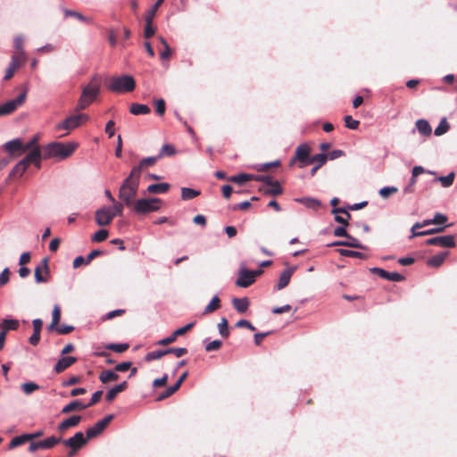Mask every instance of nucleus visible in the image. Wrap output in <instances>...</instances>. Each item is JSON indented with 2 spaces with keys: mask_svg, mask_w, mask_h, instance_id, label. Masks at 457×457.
I'll return each mask as SVG.
<instances>
[{
  "mask_svg": "<svg viewBox=\"0 0 457 457\" xmlns=\"http://www.w3.org/2000/svg\"><path fill=\"white\" fill-rule=\"evenodd\" d=\"M20 322L18 320H8L4 319L0 323V329L4 330L8 333L9 330H17L19 328Z\"/></svg>",
  "mask_w": 457,
  "mask_h": 457,
  "instance_id": "nucleus-28",
  "label": "nucleus"
},
{
  "mask_svg": "<svg viewBox=\"0 0 457 457\" xmlns=\"http://www.w3.org/2000/svg\"><path fill=\"white\" fill-rule=\"evenodd\" d=\"M426 245H436L440 247H454L455 240L454 237L452 235L439 236L428 239L426 241Z\"/></svg>",
  "mask_w": 457,
  "mask_h": 457,
  "instance_id": "nucleus-11",
  "label": "nucleus"
},
{
  "mask_svg": "<svg viewBox=\"0 0 457 457\" xmlns=\"http://www.w3.org/2000/svg\"><path fill=\"white\" fill-rule=\"evenodd\" d=\"M165 355H166L165 350H157V351H153V352L148 353L145 355V359L146 361H151L161 359L162 357H163Z\"/></svg>",
  "mask_w": 457,
  "mask_h": 457,
  "instance_id": "nucleus-53",
  "label": "nucleus"
},
{
  "mask_svg": "<svg viewBox=\"0 0 457 457\" xmlns=\"http://www.w3.org/2000/svg\"><path fill=\"white\" fill-rule=\"evenodd\" d=\"M28 154L22 159V161L29 166L30 164H34L37 168H40V162L44 159L43 154V147L36 148L28 151Z\"/></svg>",
  "mask_w": 457,
  "mask_h": 457,
  "instance_id": "nucleus-12",
  "label": "nucleus"
},
{
  "mask_svg": "<svg viewBox=\"0 0 457 457\" xmlns=\"http://www.w3.org/2000/svg\"><path fill=\"white\" fill-rule=\"evenodd\" d=\"M29 441V436H28V434H23L18 436L13 437L9 445V448L12 449L17 446H20L27 442Z\"/></svg>",
  "mask_w": 457,
  "mask_h": 457,
  "instance_id": "nucleus-41",
  "label": "nucleus"
},
{
  "mask_svg": "<svg viewBox=\"0 0 457 457\" xmlns=\"http://www.w3.org/2000/svg\"><path fill=\"white\" fill-rule=\"evenodd\" d=\"M232 304L237 312L245 313L249 308L250 301L247 297L233 298Z\"/></svg>",
  "mask_w": 457,
  "mask_h": 457,
  "instance_id": "nucleus-20",
  "label": "nucleus"
},
{
  "mask_svg": "<svg viewBox=\"0 0 457 457\" xmlns=\"http://www.w3.org/2000/svg\"><path fill=\"white\" fill-rule=\"evenodd\" d=\"M270 187L269 188H264L263 189V193L265 195H279L283 193V188L281 187L280 184L278 181L275 180V181H270Z\"/></svg>",
  "mask_w": 457,
  "mask_h": 457,
  "instance_id": "nucleus-30",
  "label": "nucleus"
},
{
  "mask_svg": "<svg viewBox=\"0 0 457 457\" xmlns=\"http://www.w3.org/2000/svg\"><path fill=\"white\" fill-rule=\"evenodd\" d=\"M86 404H83L80 401L75 400L71 402L69 404L65 405L62 410V414H68L70 412L75 411H82L86 409Z\"/></svg>",
  "mask_w": 457,
  "mask_h": 457,
  "instance_id": "nucleus-24",
  "label": "nucleus"
},
{
  "mask_svg": "<svg viewBox=\"0 0 457 457\" xmlns=\"http://www.w3.org/2000/svg\"><path fill=\"white\" fill-rule=\"evenodd\" d=\"M107 87L119 94L132 92L136 87V81L130 75L114 76L110 79Z\"/></svg>",
  "mask_w": 457,
  "mask_h": 457,
  "instance_id": "nucleus-4",
  "label": "nucleus"
},
{
  "mask_svg": "<svg viewBox=\"0 0 457 457\" xmlns=\"http://www.w3.org/2000/svg\"><path fill=\"white\" fill-rule=\"evenodd\" d=\"M87 437H85L82 432H77L72 437L65 439L62 442L66 447L71 448L69 453V456L71 457L78 450L83 447L87 443Z\"/></svg>",
  "mask_w": 457,
  "mask_h": 457,
  "instance_id": "nucleus-7",
  "label": "nucleus"
},
{
  "mask_svg": "<svg viewBox=\"0 0 457 457\" xmlns=\"http://www.w3.org/2000/svg\"><path fill=\"white\" fill-rule=\"evenodd\" d=\"M170 188L168 183L152 184L147 187V192L149 194H162L166 193Z\"/></svg>",
  "mask_w": 457,
  "mask_h": 457,
  "instance_id": "nucleus-33",
  "label": "nucleus"
},
{
  "mask_svg": "<svg viewBox=\"0 0 457 457\" xmlns=\"http://www.w3.org/2000/svg\"><path fill=\"white\" fill-rule=\"evenodd\" d=\"M220 308V299L218 295L212 297L209 304L204 308V315L212 313Z\"/></svg>",
  "mask_w": 457,
  "mask_h": 457,
  "instance_id": "nucleus-35",
  "label": "nucleus"
},
{
  "mask_svg": "<svg viewBox=\"0 0 457 457\" xmlns=\"http://www.w3.org/2000/svg\"><path fill=\"white\" fill-rule=\"evenodd\" d=\"M95 220L98 226H108L112 219L110 207H102L95 213Z\"/></svg>",
  "mask_w": 457,
  "mask_h": 457,
  "instance_id": "nucleus-14",
  "label": "nucleus"
},
{
  "mask_svg": "<svg viewBox=\"0 0 457 457\" xmlns=\"http://www.w3.org/2000/svg\"><path fill=\"white\" fill-rule=\"evenodd\" d=\"M371 273L378 275L380 278L386 279L388 281H403L405 279L404 276L401 275L398 272H388L380 268H372L370 269Z\"/></svg>",
  "mask_w": 457,
  "mask_h": 457,
  "instance_id": "nucleus-17",
  "label": "nucleus"
},
{
  "mask_svg": "<svg viewBox=\"0 0 457 457\" xmlns=\"http://www.w3.org/2000/svg\"><path fill=\"white\" fill-rule=\"evenodd\" d=\"M75 328L71 325H56V328H54V330L56 331L60 335H68L74 331Z\"/></svg>",
  "mask_w": 457,
  "mask_h": 457,
  "instance_id": "nucleus-54",
  "label": "nucleus"
},
{
  "mask_svg": "<svg viewBox=\"0 0 457 457\" xmlns=\"http://www.w3.org/2000/svg\"><path fill=\"white\" fill-rule=\"evenodd\" d=\"M448 252H443V253H440L436 255H434L433 257L429 258L428 261H427V264L428 266H431V267H439L443 264V262H445V258L447 257L448 255Z\"/></svg>",
  "mask_w": 457,
  "mask_h": 457,
  "instance_id": "nucleus-27",
  "label": "nucleus"
},
{
  "mask_svg": "<svg viewBox=\"0 0 457 457\" xmlns=\"http://www.w3.org/2000/svg\"><path fill=\"white\" fill-rule=\"evenodd\" d=\"M35 279L37 283H45L48 281L49 267L48 260L43 259L41 263L35 269Z\"/></svg>",
  "mask_w": 457,
  "mask_h": 457,
  "instance_id": "nucleus-13",
  "label": "nucleus"
},
{
  "mask_svg": "<svg viewBox=\"0 0 457 457\" xmlns=\"http://www.w3.org/2000/svg\"><path fill=\"white\" fill-rule=\"evenodd\" d=\"M79 145L75 142H52L43 146L44 159L56 158L58 160H64L70 157Z\"/></svg>",
  "mask_w": 457,
  "mask_h": 457,
  "instance_id": "nucleus-1",
  "label": "nucleus"
},
{
  "mask_svg": "<svg viewBox=\"0 0 457 457\" xmlns=\"http://www.w3.org/2000/svg\"><path fill=\"white\" fill-rule=\"evenodd\" d=\"M160 203L161 200L159 198H142L135 202L133 209L138 214H145L158 211L160 209Z\"/></svg>",
  "mask_w": 457,
  "mask_h": 457,
  "instance_id": "nucleus-5",
  "label": "nucleus"
},
{
  "mask_svg": "<svg viewBox=\"0 0 457 457\" xmlns=\"http://www.w3.org/2000/svg\"><path fill=\"white\" fill-rule=\"evenodd\" d=\"M89 117L87 114H77V115H71L68 118H66L62 122L56 125V129H66V130H72L78 127H79L81 124L88 120Z\"/></svg>",
  "mask_w": 457,
  "mask_h": 457,
  "instance_id": "nucleus-6",
  "label": "nucleus"
},
{
  "mask_svg": "<svg viewBox=\"0 0 457 457\" xmlns=\"http://www.w3.org/2000/svg\"><path fill=\"white\" fill-rule=\"evenodd\" d=\"M159 160V157L158 156H150V157H146V158H144L140 161L139 164L137 165V166H134L131 170V173L134 174L135 176H137V178L140 179L141 177V172L146 169V168H149V167H152L154 166L156 162Z\"/></svg>",
  "mask_w": 457,
  "mask_h": 457,
  "instance_id": "nucleus-16",
  "label": "nucleus"
},
{
  "mask_svg": "<svg viewBox=\"0 0 457 457\" xmlns=\"http://www.w3.org/2000/svg\"><path fill=\"white\" fill-rule=\"evenodd\" d=\"M254 283L253 273L252 270L241 269L238 272V278L236 285L239 287H248Z\"/></svg>",
  "mask_w": 457,
  "mask_h": 457,
  "instance_id": "nucleus-15",
  "label": "nucleus"
},
{
  "mask_svg": "<svg viewBox=\"0 0 457 457\" xmlns=\"http://www.w3.org/2000/svg\"><path fill=\"white\" fill-rule=\"evenodd\" d=\"M131 366H132V362L131 361H124V362L117 364L114 367V370L116 372H125V371L130 370Z\"/></svg>",
  "mask_w": 457,
  "mask_h": 457,
  "instance_id": "nucleus-64",
  "label": "nucleus"
},
{
  "mask_svg": "<svg viewBox=\"0 0 457 457\" xmlns=\"http://www.w3.org/2000/svg\"><path fill=\"white\" fill-rule=\"evenodd\" d=\"M22 391L26 395H30L39 388V386L34 382L23 383L21 385Z\"/></svg>",
  "mask_w": 457,
  "mask_h": 457,
  "instance_id": "nucleus-55",
  "label": "nucleus"
},
{
  "mask_svg": "<svg viewBox=\"0 0 457 457\" xmlns=\"http://www.w3.org/2000/svg\"><path fill=\"white\" fill-rule=\"evenodd\" d=\"M176 154L175 147L172 145L166 144L161 148L160 154L157 155L159 159L163 156H171Z\"/></svg>",
  "mask_w": 457,
  "mask_h": 457,
  "instance_id": "nucleus-50",
  "label": "nucleus"
},
{
  "mask_svg": "<svg viewBox=\"0 0 457 457\" xmlns=\"http://www.w3.org/2000/svg\"><path fill=\"white\" fill-rule=\"evenodd\" d=\"M344 120L345 127L350 129H357L360 125V121L353 119V117L350 115H346Z\"/></svg>",
  "mask_w": 457,
  "mask_h": 457,
  "instance_id": "nucleus-58",
  "label": "nucleus"
},
{
  "mask_svg": "<svg viewBox=\"0 0 457 457\" xmlns=\"http://www.w3.org/2000/svg\"><path fill=\"white\" fill-rule=\"evenodd\" d=\"M422 227H423V225H421L420 222L415 223L411 228L412 234L410 237L412 238L415 237H423V236L431 235L434 233L442 232L444 230V228H432V229L426 230V231L416 232L417 228H420Z\"/></svg>",
  "mask_w": 457,
  "mask_h": 457,
  "instance_id": "nucleus-21",
  "label": "nucleus"
},
{
  "mask_svg": "<svg viewBox=\"0 0 457 457\" xmlns=\"http://www.w3.org/2000/svg\"><path fill=\"white\" fill-rule=\"evenodd\" d=\"M337 251L342 256L360 258V259H366V255L363 253H361V252L346 250V249H337Z\"/></svg>",
  "mask_w": 457,
  "mask_h": 457,
  "instance_id": "nucleus-46",
  "label": "nucleus"
},
{
  "mask_svg": "<svg viewBox=\"0 0 457 457\" xmlns=\"http://www.w3.org/2000/svg\"><path fill=\"white\" fill-rule=\"evenodd\" d=\"M187 349L185 347H172L165 349L166 355L173 353L176 357L179 358L187 353Z\"/></svg>",
  "mask_w": 457,
  "mask_h": 457,
  "instance_id": "nucleus-52",
  "label": "nucleus"
},
{
  "mask_svg": "<svg viewBox=\"0 0 457 457\" xmlns=\"http://www.w3.org/2000/svg\"><path fill=\"white\" fill-rule=\"evenodd\" d=\"M128 387V383L126 381L119 384V385H116L114 387H112V389H110L107 394H106V400L108 402H112L115 397L117 396V395L119 393H121L123 391H125Z\"/></svg>",
  "mask_w": 457,
  "mask_h": 457,
  "instance_id": "nucleus-22",
  "label": "nucleus"
},
{
  "mask_svg": "<svg viewBox=\"0 0 457 457\" xmlns=\"http://www.w3.org/2000/svg\"><path fill=\"white\" fill-rule=\"evenodd\" d=\"M28 165L21 160L20 161L10 172L9 177H21L27 170Z\"/></svg>",
  "mask_w": 457,
  "mask_h": 457,
  "instance_id": "nucleus-36",
  "label": "nucleus"
},
{
  "mask_svg": "<svg viewBox=\"0 0 457 457\" xmlns=\"http://www.w3.org/2000/svg\"><path fill=\"white\" fill-rule=\"evenodd\" d=\"M76 361H77V358H75V357H72V356L62 357L55 364V366L54 368V371L59 374V373L64 371L69 367H71Z\"/></svg>",
  "mask_w": 457,
  "mask_h": 457,
  "instance_id": "nucleus-18",
  "label": "nucleus"
},
{
  "mask_svg": "<svg viewBox=\"0 0 457 457\" xmlns=\"http://www.w3.org/2000/svg\"><path fill=\"white\" fill-rule=\"evenodd\" d=\"M194 326H195V322L188 323L186 326L181 327V328L176 329L175 331H173L174 336L177 337V338H178L179 337L183 336L187 332L191 330Z\"/></svg>",
  "mask_w": 457,
  "mask_h": 457,
  "instance_id": "nucleus-60",
  "label": "nucleus"
},
{
  "mask_svg": "<svg viewBox=\"0 0 457 457\" xmlns=\"http://www.w3.org/2000/svg\"><path fill=\"white\" fill-rule=\"evenodd\" d=\"M13 43H14V47L16 50L14 53L24 52L23 51L24 38L22 36L19 35V36L15 37Z\"/></svg>",
  "mask_w": 457,
  "mask_h": 457,
  "instance_id": "nucleus-63",
  "label": "nucleus"
},
{
  "mask_svg": "<svg viewBox=\"0 0 457 457\" xmlns=\"http://www.w3.org/2000/svg\"><path fill=\"white\" fill-rule=\"evenodd\" d=\"M80 420H81V417L80 416L73 415V416L64 420L63 421H62L58 425V430L60 432H63V431L67 430L70 428L76 427V426H78L79 424Z\"/></svg>",
  "mask_w": 457,
  "mask_h": 457,
  "instance_id": "nucleus-19",
  "label": "nucleus"
},
{
  "mask_svg": "<svg viewBox=\"0 0 457 457\" xmlns=\"http://www.w3.org/2000/svg\"><path fill=\"white\" fill-rule=\"evenodd\" d=\"M107 350L113 351L115 353H124L129 348V344H108L105 345Z\"/></svg>",
  "mask_w": 457,
  "mask_h": 457,
  "instance_id": "nucleus-48",
  "label": "nucleus"
},
{
  "mask_svg": "<svg viewBox=\"0 0 457 457\" xmlns=\"http://www.w3.org/2000/svg\"><path fill=\"white\" fill-rule=\"evenodd\" d=\"M254 175L240 173L238 175L231 176L228 179V181L237 183L238 185H244L247 181L253 180Z\"/></svg>",
  "mask_w": 457,
  "mask_h": 457,
  "instance_id": "nucleus-31",
  "label": "nucleus"
},
{
  "mask_svg": "<svg viewBox=\"0 0 457 457\" xmlns=\"http://www.w3.org/2000/svg\"><path fill=\"white\" fill-rule=\"evenodd\" d=\"M99 379L103 384H106L111 381H117L119 379V375L115 370H105L100 373Z\"/></svg>",
  "mask_w": 457,
  "mask_h": 457,
  "instance_id": "nucleus-25",
  "label": "nucleus"
},
{
  "mask_svg": "<svg viewBox=\"0 0 457 457\" xmlns=\"http://www.w3.org/2000/svg\"><path fill=\"white\" fill-rule=\"evenodd\" d=\"M398 188L395 187H385L379 190V195L382 198H388L390 195L395 194Z\"/></svg>",
  "mask_w": 457,
  "mask_h": 457,
  "instance_id": "nucleus-56",
  "label": "nucleus"
},
{
  "mask_svg": "<svg viewBox=\"0 0 457 457\" xmlns=\"http://www.w3.org/2000/svg\"><path fill=\"white\" fill-rule=\"evenodd\" d=\"M311 148L307 144H302L295 149L293 162H298L300 168H304L310 164Z\"/></svg>",
  "mask_w": 457,
  "mask_h": 457,
  "instance_id": "nucleus-9",
  "label": "nucleus"
},
{
  "mask_svg": "<svg viewBox=\"0 0 457 457\" xmlns=\"http://www.w3.org/2000/svg\"><path fill=\"white\" fill-rule=\"evenodd\" d=\"M113 417L114 416L112 414H109L103 420L96 422L93 427L87 428L86 431L87 439H92L100 435L112 420Z\"/></svg>",
  "mask_w": 457,
  "mask_h": 457,
  "instance_id": "nucleus-10",
  "label": "nucleus"
},
{
  "mask_svg": "<svg viewBox=\"0 0 457 457\" xmlns=\"http://www.w3.org/2000/svg\"><path fill=\"white\" fill-rule=\"evenodd\" d=\"M25 62H26V54L24 52L13 53V54L12 56L11 62H10V66L18 70L20 67H21L25 63Z\"/></svg>",
  "mask_w": 457,
  "mask_h": 457,
  "instance_id": "nucleus-26",
  "label": "nucleus"
},
{
  "mask_svg": "<svg viewBox=\"0 0 457 457\" xmlns=\"http://www.w3.org/2000/svg\"><path fill=\"white\" fill-rule=\"evenodd\" d=\"M328 160V155L326 154H318L313 156H311L310 164L317 163L319 166H322L326 163Z\"/></svg>",
  "mask_w": 457,
  "mask_h": 457,
  "instance_id": "nucleus-51",
  "label": "nucleus"
},
{
  "mask_svg": "<svg viewBox=\"0 0 457 457\" xmlns=\"http://www.w3.org/2000/svg\"><path fill=\"white\" fill-rule=\"evenodd\" d=\"M61 320V308L58 304H55L52 312V322L48 326L49 331H54V328H56V325L59 324Z\"/></svg>",
  "mask_w": 457,
  "mask_h": 457,
  "instance_id": "nucleus-34",
  "label": "nucleus"
},
{
  "mask_svg": "<svg viewBox=\"0 0 457 457\" xmlns=\"http://www.w3.org/2000/svg\"><path fill=\"white\" fill-rule=\"evenodd\" d=\"M129 112L134 115L148 114L151 110L146 104L134 103L129 107Z\"/></svg>",
  "mask_w": 457,
  "mask_h": 457,
  "instance_id": "nucleus-32",
  "label": "nucleus"
},
{
  "mask_svg": "<svg viewBox=\"0 0 457 457\" xmlns=\"http://www.w3.org/2000/svg\"><path fill=\"white\" fill-rule=\"evenodd\" d=\"M297 201L313 210H318L321 206V203L314 198H301L297 199Z\"/></svg>",
  "mask_w": 457,
  "mask_h": 457,
  "instance_id": "nucleus-42",
  "label": "nucleus"
},
{
  "mask_svg": "<svg viewBox=\"0 0 457 457\" xmlns=\"http://www.w3.org/2000/svg\"><path fill=\"white\" fill-rule=\"evenodd\" d=\"M153 20L154 19H148V17L145 16V31H144V36L145 38L152 37L155 33V29L152 25Z\"/></svg>",
  "mask_w": 457,
  "mask_h": 457,
  "instance_id": "nucleus-47",
  "label": "nucleus"
},
{
  "mask_svg": "<svg viewBox=\"0 0 457 457\" xmlns=\"http://www.w3.org/2000/svg\"><path fill=\"white\" fill-rule=\"evenodd\" d=\"M139 180V178L130 172L120 187L119 198L128 207H131L135 204L134 200L137 194Z\"/></svg>",
  "mask_w": 457,
  "mask_h": 457,
  "instance_id": "nucleus-2",
  "label": "nucleus"
},
{
  "mask_svg": "<svg viewBox=\"0 0 457 457\" xmlns=\"http://www.w3.org/2000/svg\"><path fill=\"white\" fill-rule=\"evenodd\" d=\"M218 328L222 337L228 338L229 337L228 322L226 318H221L220 322L218 324Z\"/></svg>",
  "mask_w": 457,
  "mask_h": 457,
  "instance_id": "nucleus-45",
  "label": "nucleus"
},
{
  "mask_svg": "<svg viewBox=\"0 0 457 457\" xmlns=\"http://www.w3.org/2000/svg\"><path fill=\"white\" fill-rule=\"evenodd\" d=\"M109 232L106 229L96 231L91 237L92 242L100 243L107 239Z\"/></svg>",
  "mask_w": 457,
  "mask_h": 457,
  "instance_id": "nucleus-49",
  "label": "nucleus"
},
{
  "mask_svg": "<svg viewBox=\"0 0 457 457\" xmlns=\"http://www.w3.org/2000/svg\"><path fill=\"white\" fill-rule=\"evenodd\" d=\"M4 149L9 154H14V153H16L18 151H21L22 153L25 152L24 151V145L22 144L21 139H14V140L7 142L4 145Z\"/></svg>",
  "mask_w": 457,
  "mask_h": 457,
  "instance_id": "nucleus-23",
  "label": "nucleus"
},
{
  "mask_svg": "<svg viewBox=\"0 0 457 457\" xmlns=\"http://www.w3.org/2000/svg\"><path fill=\"white\" fill-rule=\"evenodd\" d=\"M454 177H455L454 173L451 172L447 176L440 177L438 179V180L441 182V184L444 187H448L453 185Z\"/></svg>",
  "mask_w": 457,
  "mask_h": 457,
  "instance_id": "nucleus-57",
  "label": "nucleus"
},
{
  "mask_svg": "<svg viewBox=\"0 0 457 457\" xmlns=\"http://www.w3.org/2000/svg\"><path fill=\"white\" fill-rule=\"evenodd\" d=\"M416 127L420 134H422L424 136H430L431 127L426 120H417Z\"/></svg>",
  "mask_w": 457,
  "mask_h": 457,
  "instance_id": "nucleus-38",
  "label": "nucleus"
},
{
  "mask_svg": "<svg viewBox=\"0 0 457 457\" xmlns=\"http://www.w3.org/2000/svg\"><path fill=\"white\" fill-rule=\"evenodd\" d=\"M164 1L165 0H157L155 4L153 5V7L146 12L145 16H147L148 19H154L156 14V12L158 11V9Z\"/></svg>",
  "mask_w": 457,
  "mask_h": 457,
  "instance_id": "nucleus-61",
  "label": "nucleus"
},
{
  "mask_svg": "<svg viewBox=\"0 0 457 457\" xmlns=\"http://www.w3.org/2000/svg\"><path fill=\"white\" fill-rule=\"evenodd\" d=\"M62 442L61 437L50 436L45 440L40 441L41 449H51L57 444Z\"/></svg>",
  "mask_w": 457,
  "mask_h": 457,
  "instance_id": "nucleus-39",
  "label": "nucleus"
},
{
  "mask_svg": "<svg viewBox=\"0 0 457 457\" xmlns=\"http://www.w3.org/2000/svg\"><path fill=\"white\" fill-rule=\"evenodd\" d=\"M41 137L39 134L34 135L30 140L24 145V151L27 152L29 150L36 149V148H42L38 143Z\"/></svg>",
  "mask_w": 457,
  "mask_h": 457,
  "instance_id": "nucleus-43",
  "label": "nucleus"
},
{
  "mask_svg": "<svg viewBox=\"0 0 457 457\" xmlns=\"http://www.w3.org/2000/svg\"><path fill=\"white\" fill-rule=\"evenodd\" d=\"M26 96L27 93L24 91L21 93L15 99L0 104V116H5L12 113L19 106L24 104Z\"/></svg>",
  "mask_w": 457,
  "mask_h": 457,
  "instance_id": "nucleus-8",
  "label": "nucleus"
},
{
  "mask_svg": "<svg viewBox=\"0 0 457 457\" xmlns=\"http://www.w3.org/2000/svg\"><path fill=\"white\" fill-rule=\"evenodd\" d=\"M200 191L188 188V187H182L181 188V198L185 201L193 199L198 195H200Z\"/></svg>",
  "mask_w": 457,
  "mask_h": 457,
  "instance_id": "nucleus-40",
  "label": "nucleus"
},
{
  "mask_svg": "<svg viewBox=\"0 0 457 457\" xmlns=\"http://www.w3.org/2000/svg\"><path fill=\"white\" fill-rule=\"evenodd\" d=\"M100 85V79L95 76L91 79L89 84L83 88L81 96L76 106L77 112L85 110L88 105H90L93 103V101L99 94Z\"/></svg>",
  "mask_w": 457,
  "mask_h": 457,
  "instance_id": "nucleus-3",
  "label": "nucleus"
},
{
  "mask_svg": "<svg viewBox=\"0 0 457 457\" xmlns=\"http://www.w3.org/2000/svg\"><path fill=\"white\" fill-rule=\"evenodd\" d=\"M63 12L65 17H74L82 22L92 23V20L90 18L84 16L79 12L64 9Z\"/></svg>",
  "mask_w": 457,
  "mask_h": 457,
  "instance_id": "nucleus-37",
  "label": "nucleus"
},
{
  "mask_svg": "<svg viewBox=\"0 0 457 457\" xmlns=\"http://www.w3.org/2000/svg\"><path fill=\"white\" fill-rule=\"evenodd\" d=\"M292 274H293L292 270H286L280 274L278 283L277 286L278 290L285 288L289 284Z\"/></svg>",
  "mask_w": 457,
  "mask_h": 457,
  "instance_id": "nucleus-29",
  "label": "nucleus"
},
{
  "mask_svg": "<svg viewBox=\"0 0 457 457\" xmlns=\"http://www.w3.org/2000/svg\"><path fill=\"white\" fill-rule=\"evenodd\" d=\"M221 345H222V342L220 340H213L205 345V351L206 352L217 351L221 347Z\"/></svg>",
  "mask_w": 457,
  "mask_h": 457,
  "instance_id": "nucleus-62",
  "label": "nucleus"
},
{
  "mask_svg": "<svg viewBox=\"0 0 457 457\" xmlns=\"http://www.w3.org/2000/svg\"><path fill=\"white\" fill-rule=\"evenodd\" d=\"M450 129V124L448 123L447 120L445 118H443L440 120V123L435 129V135L437 137H440L446 133Z\"/></svg>",
  "mask_w": 457,
  "mask_h": 457,
  "instance_id": "nucleus-44",
  "label": "nucleus"
},
{
  "mask_svg": "<svg viewBox=\"0 0 457 457\" xmlns=\"http://www.w3.org/2000/svg\"><path fill=\"white\" fill-rule=\"evenodd\" d=\"M155 112L158 115L163 116L166 111V104L163 99H158L154 102Z\"/></svg>",
  "mask_w": 457,
  "mask_h": 457,
  "instance_id": "nucleus-59",
  "label": "nucleus"
}]
</instances>
